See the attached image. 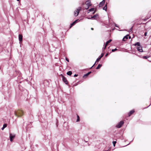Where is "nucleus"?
Masks as SVG:
<instances>
[{"instance_id":"nucleus-1","label":"nucleus","mask_w":151,"mask_h":151,"mask_svg":"<svg viewBox=\"0 0 151 151\" xmlns=\"http://www.w3.org/2000/svg\"><path fill=\"white\" fill-rule=\"evenodd\" d=\"M14 114L17 116H21L23 115V112L22 110H19L14 112Z\"/></svg>"},{"instance_id":"nucleus-2","label":"nucleus","mask_w":151,"mask_h":151,"mask_svg":"<svg viewBox=\"0 0 151 151\" xmlns=\"http://www.w3.org/2000/svg\"><path fill=\"white\" fill-rule=\"evenodd\" d=\"M81 7H79L76 10L74 11V15L76 17L78 15L80 10L81 9Z\"/></svg>"},{"instance_id":"nucleus-3","label":"nucleus","mask_w":151,"mask_h":151,"mask_svg":"<svg viewBox=\"0 0 151 151\" xmlns=\"http://www.w3.org/2000/svg\"><path fill=\"white\" fill-rule=\"evenodd\" d=\"M15 137V134H12V133H10L9 134V137L10 138V141L12 142L13 139H14Z\"/></svg>"},{"instance_id":"nucleus-4","label":"nucleus","mask_w":151,"mask_h":151,"mask_svg":"<svg viewBox=\"0 0 151 151\" xmlns=\"http://www.w3.org/2000/svg\"><path fill=\"white\" fill-rule=\"evenodd\" d=\"M104 53H102L101 54V55L97 59L96 61V62L95 63H94V64L93 65V66L91 67V68H92L94 65H95V64H96V63L97 62H98L99 61V60H100L101 59V58H102L103 56H104Z\"/></svg>"},{"instance_id":"nucleus-5","label":"nucleus","mask_w":151,"mask_h":151,"mask_svg":"<svg viewBox=\"0 0 151 151\" xmlns=\"http://www.w3.org/2000/svg\"><path fill=\"white\" fill-rule=\"evenodd\" d=\"M86 4L87 5V7L85 8L86 9H88L89 7L91 5V2L89 1H87L86 2Z\"/></svg>"},{"instance_id":"nucleus-6","label":"nucleus","mask_w":151,"mask_h":151,"mask_svg":"<svg viewBox=\"0 0 151 151\" xmlns=\"http://www.w3.org/2000/svg\"><path fill=\"white\" fill-rule=\"evenodd\" d=\"M123 121H120L116 125V127L118 128H120L124 124Z\"/></svg>"},{"instance_id":"nucleus-7","label":"nucleus","mask_w":151,"mask_h":151,"mask_svg":"<svg viewBox=\"0 0 151 151\" xmlns=\"http://www.w3.org/2000/svg\"><path fill=\"white\" fill-rule=\"evenodd\" d=\"M137 50L140 52H143V50L142 49V46L137 47Z\"/></svg>"},{"instance_id":"nucleus-8","label":"nucleus","mask_w":151,"mask_h":151,"mask_svg":"<svg viewBox=\"0 0 151 151\" xmlns=\"http://www.w3.org/2000/svg\"><path fill=\"white\" fill-rule=\"evenodd\" d=\"M62 77L63 78V82H65L66 84H68V82L66 78L63 76H62Z\"/></svg>"},{"instance_id":"nucleus-9","label":"nucleus","mask_w":151,"mask_h":151,"mask_svg":"<svg viewBox=\"0 0 151 151\" xmlns=\"http://www.w3.org/2000/svg\"><path fill=\"white\" fill-rule=\"evenodd\" d=\"M19 39L20 42V43L22 41V36L21 35H19Z\"/></svg>"},{"instance_id":"nucleus-10","label":"nucleus","mask_w":151,"mask_h":151,"mask_svg":"<svg viewBox=\"0 0 151 151\" xmlns=\"http://www.w3.org/2000/svg\"><path fill=\"white\" fill-rule=\"evenodd\" d=\"M105 0H103L99 4V6L100 7L102 6L105 3Z\"/></svg>"},{"instance_id":"nucleus-11","label":"nucleus","mask_w":151,"mask_h":151,"mask_svg":"<svg viewBox=\"0 0 151 151\" xmlns=\"http://www.w3.org/2000/svg\"><path fill=\"white\" fill-rule=\"evenodd\" d=\"M78 19L77 20H76L74 22H73L72 24H70V28H71L73 25H74L75 23H77V22L78 21Z\"/></svg>"},{"instance_id":"nucleus-12","label":"nucleus","mask_w":151,"mask_h":151,"mask_svg":"<svg viewBox=\"0 0 151 151\" xmlns=\"http://www.w3.org/2000/svg\"><path fill=\"white\" fill-rule=\"evenodd\" d=\"M129 36V35H127L124 36L122 40L123 41H125L128 38V36Z\"/></svg>"},{"instance_id":"nucleus-13","label":"nucleus","mask_w":151,"mask_h":151,"mask_svg":"<svg viewBox=\"0 0 151 151\" xmlns=\"http://www.w3.org/2000/svg\"><path fill=\"white\" fill-rule=\"evenodd\" d=\"M134 112V110H132L129 113H128V116H130L132 114H133Z\"/></svg>"},{"instance_id":"nucleus-14","label":"nucleus","mask_w":151,"mask_h":151,"mask_svg":"<svg viewBox=\"0 0 151 151\" xmlns=\"http://www.w3.org/2000/svg\"><path fill=\"white\" fill-rule=\"evenodd\" d=\"M135 46H137V47H140L141 45L139 42H136L134 45Z\"/></svg>"},{"instance_id":"nucleus-15","label":"nucleus","mask_w":151,"mask_h":151,"mask_svg":"<svg viewBox=\"0 0 151 151\" xmlns=\"http://www.w3.org/2000/svg\"><path fill=\"white\" fill-rule=\"evenodd\" d=\"M112 41V40L111 39L109 40L106 42L105 44V46H107L108 44L110 43Z\"/></svg>"},{"instance_id":"nucleus-16","label":"nucleus","mask_w":151,"mask_h":151,"mask_svg":"<svg viewBox=\"0 0 151 151\" xmlns=\"http://www.w3.org/2000/svg\"><path fill=\"white\" fill-rule=\"evenodd\" d=\"M94 10V9L93 8H92L91 9L88 10V13H89L91 12H93Z\"/></svg>"},{"instance_id":"nucleus-17","label":"nucleus","mask_w":151,"mask_h":151,"mask_svg":"<svg viewBox=\"0 0 151 151\" xmlns=\"http://www.w3.org/2000/svg\"><path fill=\"white\" fill-rule=\"evenodd\" d=\"M7 127V124H4L3 125V127L1 128V129L3 130L4 129Z\"/></svg>"},{"instance_id":"nucleus-18","label":"nucleus","mask_w":151,"mask_h":151,"mask_svg":"<svg viewBox=\"0 0 151 151\" xmlns=\"http://www.w3.org/2000/svg\"><path fill=\"white\" fill-rule=\"evenodd\" d=\"M67 74L68 75L70 76L72 74V72L71 71H69L67 72Z\"/></svg>"},{"instance_id":"nucleus-19","label":"nucleus","mask_w":151,"mask_h":151,"mask_svg":"<svg viewBox=\"0 0 151 151\" xmlns=\"http://www.w3.org/2000/svg\"><path fill=\"white\" fill-rule=\"evenodd\" d=\"M102 66V65L101 64H99L98 66L96 68V69H99Z\"/></svg>"},{"instance_id":"nucleus-20","label":"nucleus","mask_w":151,"mask_h":151,"mask_svg":"<svg viewBox=\"0 0 151 151\" xmlns=\"http://www.w3.org/2000/svg\"><path fill=\"white\" fill-rule=\"evenodd\" d=\"M97 16L98 15L97 14H95L93 16L91 17V18H92V19H95Z\"/></svg>"},{"instance_id":"nucleus-21","label":"nucleus","mask_w":151,"mask_h":151,"mask_svg":"<svg viewBox=\"0 0 151 151\" xmlns=\"http://www.w3.org/2000/svg\"><path fill=\"white\" fill-rule=\"evenodd\" d=\"M107 8V4H106L105 5V6L103 7V10H105L106 11Z\"/></svg>"},{"instance_id":"nucleus-22","label":"nucleus","mask_w":151,"mask_h":151,"mask_svg":"<svg viewBox=\"0 0 151 151\" xmlns=\"http://www.w3.org/2000/svg\"><path fill=\"white\" fill-rule=\"evenodd\" d=\"M79 121V117L78 115H77V119L76 121L77 122H78Z\"/></svg>"},{"instance_id":"nucleus-23","label":"nucleus","mask_w":151,"mask_h":151,"mask_svg":"<svg viewBox=\"0 0 151 151\" xmlns=\"http://www.w3.org/2000/svg\"><path fill=\"white\" fill-rule=\"evenodd\" d=\"M148 58H149V57L147 56H145L143 57V58L144 59H147Z\"/></svg>"},{"instance_id":"nucleus-24","label":"nucleus","mask_w":151,"mask_h":151,"mask_svg":"<svg viewBox=\"0 0 151 151\" xmlns=\"http://www.w3.org/2000/svg\"><path fill=\"white\" fill-rule=\"evenodd\" d=\"M117 50V49H116V48H115V49H112V50L111 51H112V52H114L115 51H116V50Z\"/></svg>"},{"instance_id":"nucleus-25","label":"nucleus","mask_w":151,"mask_h":151,"mask_svg":"<svg viewBox=\"0 0 151 151\" xmlns=\"http://www.w3.org/2000/svg\"><path fill=\"white\" fill-rule=\"evenodd\" d=\"M116 141H113V144L114 145V146H115V145L116 143Z\"/></svg>"},{"instance_id":"nucleus-26","label":"nucleus","mask_w":151,"mask_h":151,"mask_svg":"<svg viewBox=\"0 0 151 151\" xmlns=\"http://www.w3.org/2000/svg\"><path fill=\"white\" fill-rule=\"evenodd\" d=\"M106 46H105V45L104 47H103V51L104 50H105Z\"/></svg>"},{"instance_id":"nucleus-27","label":"nucleus","mask_w":151,"mask_h":151,"mask_svg":"<svg viewBox=\"0 0 151 151\" xmlns=\"http://www.w3.org/2000/svg\"><path fill=\"white\" fill-rule=\"evenodd\" d=\"M88 74H87V73L85 74L84 76H83V77H84L85 76H88Z\"/></svg>"},{"instance_id":"nucleus-28","label":"nucleus","mask_w":151,"mask_h":151,"mask_svg":"<svg viewBox=\"0 0 151 151\" xmlns=\"http://www.w3.org/2000/svg\"><path fill=\"white\" fill-rule=\"evenodd\" d=\"M132 27L129 29V32H131L132 31Z\"/></svg>"},{"instance_id":"nucleus-29","label":"nucleus","mask_w":151,"mask_h":151,"mask_svg":"<svg viewBox=\"0 0 151 151\" xmlns=\"http://www.w3.org/2000/svg\"><path fill=\"white\" fill-rule=\"evenodd\" d=\"M65 60L67 61L68 62H69V60L67 58H65Z\"/></svg>"},{"instance_id":"nucleus-30","label":"nucleus","mask_w":151,"mask_h":151,"mask_svg":"<svg viewBox=\"0 0 151 151\" xmlns=\"http://www.w3.org/2000/svg\"><path fill=\"white\" fill-rule=\"evenodd\" d=\"M147 32H145V33L144 35H145V36H147Z\"/></svg>"},{"instance_id":"nucleus-31","label":"nucleus","mask_w":151,"mask_h":151,"mask_svg":"<svg viewBox=\"0 0 151 151\" xmlns=\"http://www.w3.org/2000/svg\"><path fill=\"white\" fill-rule=\"evenodd\" d=\"M91 73V72H88V73H87V74H88V75H89Z\"/></svg>"},{"instance_id":"nucleus-32","label":"nucleus","mask_w":151,"mask_h":151,"mask_svg":"<svg viewBox=\"0 0 151 151\" xmlns=\"http://www.w3.org/2000/svg\"><path fill=\"white\" fill-rule=\"evenodd\" d=\"M87 18L88 19H92V18H91V17H87Z\"/></svg>"},{"instance_id":"nucleus-33","label":"nucleus","mask_w":151,"mask_h":151,"mask_svg":"<svg viewBox=\"0 0 151 151\" xmlns=\"http://www.w3.org/2000/svg\"><path fill=\"white\" fill-rule=\"evenodd\" d=\"M78 76L77 75L75 74L74 75V77H77Z\"/></svg>"},{"instance_id":"nucleus-34","label":"nucleus","mask_w":151,"mask_h":151,"mask_svg":"<svg viewBox=\"0 0 151 151\" xmlns=\"http://www.w3.org/2000/svg\"><path fill=\"white\" fill-rule=\"evenodd\" d=\"M108 55V53H107L106 54V55H105V57H106Z\"/></svg>"},{"instance_id":"nucleus-35","label":"nucleus","mask_w":151,"mask_h":151,"mask_svg":"<svg viewBox=\"0 0 151 151\" xmlns=\"http://www.w3.org/2000/svg\"><path fill=\"white\" fill-rule=\"evenodd\" d=\"M115 26L117 27H118V26H117V25L116 24H115Z\"/></svg>"},{"instance_id":"nucleus-36","label":"nucleus","mask_w":151,"mask_h":151,"mask_svg":"<svg viewBox=\"0 0 151 151\" xmlns=\"http://www.w3.org/2000/svg\"><path fill=\"white\" fill-rule=\"evenodd\" d=\"M129 38L130 39L131 38V37L130 36H129Z\"/></svg>"},{"instance_id":"nucleus-37","label":"nucleus","mask_w":151,"mask_h":151,"mask_svg":"<svg viewBox=\"0 0 151 151\" xmlns=\"http://www.w3.org/2000/svg\"><path fill=\"white\" fill-rule=\"evenodd\" d=\"M91 30H93V28H91Z\"/></svg>"},{"instance_id":"nucleus-38","label":"nucleus","mask_w":151,"mask_h":151,"mask_svg":"<svg viewBox=\"0 0 151 151\" xmlns=\"http://www.w3.org/2000/svg\"><path fill=\"white\" fill-rule=\"evenodd\" d=\"M17 1H19V0H17Z\"/></svg>"}]
</instances>
